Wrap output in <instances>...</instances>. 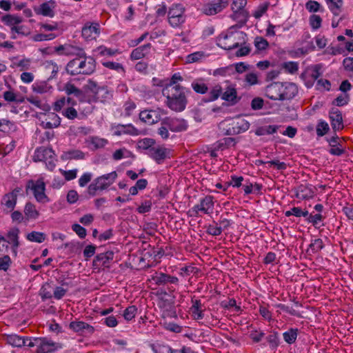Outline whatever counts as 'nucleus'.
Returning a JSON list of instances; mask_svg holds the SVG:
<instances>
[{
	"mask_svg": "<svg viewBox=\"0 0 353 353\" xmlns=\"http://www.w3.org/2000/svg\"><path fill=\"white\" fill-rule=\"evenodd\" d=\"M282 67L289 73L294 74L298 70L299 64L294 61L284 62Z\"/></svg>",
	"mask_w": 353,
	"mask_h": 353,
	"instance_id": "nucleus-42",
	"label": "nucleus"
},
{
	"mask_svg": "<svg viewBox=\"0 0 353 353\" xmlns=\"http://www.w3.org/2000/svg\"><path fill=\"white\" fill-rule=\"evenodd\" d=\"M11 260L8 255L0 258V270L6 271L10 265Z\"/></svg>",
	"mask_w": 353,
	"mask_h": 353,
	"instance_id": "nucleus-60",
	"label": "nucleus"
},
{
	"mask_svg": "<svg viewBox=\"0 0 353 353\" xmlns=\"http://www.w3.org/2000/svg\"><path fill=\"white\" fill-rule=\"evenodd\" d=\"M196 91L201 94L208 93L210 97L203 99L204 101L208 102L216 100L220 95L221 90H196Z\"/></svg>",
	"mask_w": 353,
	"mask_h": 353,
	"instance_id": "nucleus-34",
	"label": "nucleus"
},
{
	"mask_svg": "<svg viewBox=\"0 0 353 353\" xmlns=\"http://www.w3.org/2000/svg\"><path fill=\"white\" fill-rule=\"evenodd\" d=\"M68 290L64 288L63 286H56L53 288L52 297L59 300L62 299L66 294Z\"/></svg>",
	"mask_w": 353,
	"mask_h": 353,
	"instance_id": "nucleus-45",
	"label": "nucleus"
},
{
	"mask_svg": "<svg viewBox=\"0 0 353 353\" xmlns=\"http://www.w3.org/2000/svg\"><path fill=\"white\" fill-rule=\"evenodd\" d=\"M236 125L238 132H240L241 131L247 130L250 127V123L244 119H239L236 121Z\"/></svg>",
	"mask_w": 353,
	"mask_h": 353,
	"instance_id": "nucleus-54",
	"label": "nucleus"
},
{
	"mask_svg": "<svg viewBox=\"0 0 353 353\" xmlns=\"http://www.w3.org/2000/svg\"><path fill=\"white\" fill-rule=\"evenodd\" d=\"M57 37V35L54 33L50 34H37L34 36L33 39L35 41H43L48 40H52Z\"/></svg>",
	"mask_w": 353,
	"mask_h": 353,
	"instance_id": "nucleus-50",
	"label": "nucleus"
},
{
	"mask_svg": "<svg viewBox=\"0 0 353 353\" xmlns=\"http://www.w3.org/2000/svg\"><path fill=\"white\" fill-rule=\"evenodd\" d=\"M37 341L39 343V347L37 348L38 353H50L61 348V345L59 343L46 338H40V340Z\"/></svg>",
	"mask_w": 353,
	"mask_h": 353,
	"instance_id": "nucleus-10",
	"label": "nucleus"
},
{
	"mask_svg": "<svg viewBox=\"0 0 353 353\" xmlns=\"http://www.w3.org/2000/svg\"><path fill=\"white\" fill-rule=\"evenodd\" d=\"M267 340L268 343H270V346L272 347H276L279 345V338L276 333H273L272 334H270L267 337Z\"/></svg>",
	"mask_w": 353,
	"mask_h": 353,
	"instance_id": "nucleus-63",
	"label": "nucleus"
},
{
	"mask_svg": "<svg viewBox=\"0 0 353 353\" xmlns=\"http://www.w3.org/2000/svg\"><path fill=\"white\" fill-rule=\"evenodd\" d=\"M321 5L316 1H309L305 4L306 9L310 12H316L319 11Z\"/></svg>",
	"mask_w": 353,
	"mask_h": 353,
	"instance_id": "nucleus-52",
	"label": "nucleus"
},
{
	"mask_svg": "<svg viewBox=\"0 0 353 353\" xmlns=\"http://www.w3.org/2000/svg\"><path fill=\"white\" fill-rule=\"evenodd\" d=\"M105 256L104 254L98 255L92 262L94 269L98 268L101 265H103L105 262Z\"/></svg>",
	"mask_w": 353,
	"mask_h": 353,
	"instance_id": "nucleus-62",
	"label": "nucleus"
},
{
	"mask_svg": "<svg viewBox=\"0 0 353 353\" xmlns=\"http://www.w3.org/2000/svg\"><path fill=\"white\" fill-rule=\"evenodd\" d=\"M118 52V50H112L111 48H107L103 46H99L97 49L93 51L94 53H97L100 55H108L112 56L114 55Z\"/></svg>",
	"mask_w": 353,
	"mask_h": 353,
	"instance_id": "nucleus-41",
	"label": "nucleus"
},
{
	"mask_svg": "<svg viewBox=\"0 0 353 353\" xmlns=\"http://www.w3.org/2000/svg\"><path fill=\"white\" fill-rule=\"evenodd\" d=\"M137 309L134 305L128 307L123 312L124 319L127 321L132 320L133 318H134L137 314Z\"/></svg>",
	"mask_w": 353,
	"mask_h": 353,
	"instance_id": "nucleus-46",
	"label": "nucleus"
},
{
	"mask_svg": "<svg viewBox=\"0 0 353 353\" xmlns=\"http://www.w3.org/2000/svg\"><path fill=\"white\" fill-rule=\"evenodd\" d=\"M53 287L48 283L43 284L40 290L39 295L43 300L52 298Z\"/></svg>",
	"mask_w": 353,
	"mask_h": 353,
	"instance_id": "nucleus-31",
	"label": "nucleus"
},
{
	"mask_svg": "<svg viewBox=\"0 0 353 353\" xmlns=\"http://www.w3.org/2000/svg\"><path fill=\"white\" fill-rule=\"evenodd\" d=\"M328 130L329 126L326 122L321 121L318 124L316 128V133L319 136H323L327 132Z\"/></svg>",
	"mask_w": 353,
	"mask_h": 353,
	"instance_id": "nucleus-55",
	"label": "nucleus"
},
{
	"mask_svg": "<svg viewBox=\"0 0 353 353\" xmlns=\"http://www.w3.org/2000/svg\"><path fill=\"white\" fill-rule=\"evenodd\" d=\"M50 3L54 4V1L52 0L48 2L43 3L37 13L45 17H53L54 16V12L50 6Z\"/></svg>",
	"mask_w": 353,
	"mask_h": 353,
	"instance_id": "nucleus-25",
	"label": "nucleus"
},
{
	"mask_svg": "<svg viewBox=\"0 0 353 353\" xmlns=\"http://www.w3.org/2000/svg\"><path fill=\"white\" fill-rule=\"evenodd\" d=\"M70 104V98L68 97L67 99H65V97H63V98L57 100L54 103V110L59 112L63 108L65 107L66 105L68 106Z\"/></svg>",
	"mask_w": 353,
	"mask_h": 353,
	"instance_id": "nucleus-40",
	"label": "nucleus"
},
{
	"mask_svg": "<svg viewBox=\"0 0 353 353\" xmlns=\"http://www.w3.org/2000/svg\"><path fill=\"white\" fill-rule=\"evenodd\" d=\"M240 34L242 36V39H243V42L242 43L234 42L231 46L227 45V43H225L224 41L225 40H227L228 39H229L230 37L226 34V35H225L223 37V39H219V43H218V46H220L221 48L225 49V50H232V49H234V48H237L239 46H241L242 43H245V37H247L246 34L243 33L242 32H240Z\"/></svg>",
	"mask_w": 353,
	"mask_h": 353,
	"instance_id": "nucleus-22",
	"label": "nucleus"
},
{
	"mask_svg": "<svg viewBox=\"0 0 353 353\" xmlns=\"http://www.w3.org/2000/svg\"><path fill=\"white\" fill-rule=\"evenodd\" d=\"M152 45L146 43L134 49L130 54V59L132 60H138L143 58L146 54L150 52Z\"/></svg>",
	"mask_w": 353,
	"mask_h": 353,
	"instance_id": "nucleus-17",
	"label": "nucleus"
},
{
	"mask_svg": "<svg viewBox=\"0 0 353 353\" xmlns=\"http://www.w3.org/2000/svg\"><path fill=\"white\" fill-rule=\"evenodd\" d=\"M221 98L226 101L231 102L232 103H235L238 101L236 90H227L222 94Z\"/></svg>",
	"mask_w": 353,
	"mask_h": 353,
	"instance_id": "nucleus-36",
	"label": "nucleus"
},
{
	"mask_svg": "<svg viewBox=\"0 0 353 353\" xmlns=\"http://www.w3.org/2000/svg\"><path fill=\"white\" fill-rule=\"evenodd\" d=\"M155 353H172L171 348L165 345H159L156 348L153 347Z\"/></svg>",
	"mask_w": 353,
	"mask_h": 353,
	"instance_id": "nucleus-64",
	"label": "nucleus"
},
{
	"mask_svg": "<svg viewBox=\"0 0 353 353\" xmlns=\"http://www.w3.org/2000/svg\"><path fill=\"white\" fill-rule=\"evenodd\" d=\"M170 151L163 147L157 146L149 149L148 154L154 159L158 163H162L168 157Z\"/></svg>",
	"mask_w": 353,
	"mask_h": 353,
	"instance_id": "nucleus-11",
	"label": "nucleus"
},
{
	"mask_svg": "<svg viewBox=\"0 0 353 353\" xmlns=\"http://www.w3.org/2000/svg\"><path fill=\"white\" fill-rule=\"evenodd\" d=\"M296 197L300 199H308L313 196V192L306 186H301L296 192Z\"/></svg>",
	"mask_w": 353,
	"mask_h": 353,
	"instance_id": "nucleus-33",
	"label": "nucleus"
},
{
	"mask_svg": "<svg viewBox=\"0 0 353 353\" xmlns=\"http://www.w3.org/2000/svg\"><path fill=\"white\" fill-rule=\"evenodd\" d=\"M232 10H233L232 18L240 23L241 27L245 25L249 17V12L245 10H235L234 7H232Z\"/></svg>",
	"mask_w": 353,
	"mask_h": 353,
	"instance_id": "nucleus-21",
	"label": "nucleus"
},
{
	"mask_svg": "<svg viewBox=\"0 0 353 353\" xmlns=\"http://www.w3.org/2000/svg\"><path fill=\"white\" fill-rule=\"evenodd\" d=\"M296 93L294 90H281V92L277 93V95H270V94H266V95L272 100L285 101L292 99Z\"/></svg>",
	"mask_w": 353,
	"mask_h": 353,
	"instance_id": "nucleus-20",
	"label": "nucleus"
},
{
	"mask_svg": "<svg viewBox=\"0 0 353 353\" xmlns=\"http://www.w3.org/2000/svg\"><path fill=\"white\" fill-rule=\"evenodd\" d=\"M86 63V57L84 55H82L81 57H79L78 58H75L70 61V65H78L79 70H81V69L83 68L85 66Z\"/></svg>",
	"mask_w": 353,
	"mask_h": 353,
	"instance_id": "nucleus-51",
	"label": "nucleus"
},
{
	"mask_svg": "<svg viewBox=\"0 0 353 353\" xmlns=\"http://www.w3.org/2000/svg\"><path fill=\"white\" fill-rule=\"evenodd\" d=\"M295 84L290 83L288 82H282V81H274L271 84L267 85L266 88H270L271 87H274V88H288L289 86H294Z\"/></svg>",
	"mask_w": 353,
	"mask_h": 353,
	"instance_id": "nucleus-58",
	"label": "nucleus"
},
{
	"mask_svg": "<svg viewBox=\"0 0 353 353\" xmlns=\"http://www.w3.org/2000/svg\"><path fill=\"white\" fill-rule=\"evenodd\" d=\"M24 214L26 220H36L40 216L39 210H37L34 204L31 202L26 203L24 207Z\"/></svg>",
	"mask_w": 353,
	"mask_h": 353,
	"instance_id": "nucleus-19",
	"label": "nucleus"
},
{
	"mask_svg": "<svg viewBox=\"0 0 353 353\" xmlns=\"http://www.w3.org/2000/svg\"><path fill=\"white\" fill-rule=\"evenodd\" d=\"M103 65L109 69L119 71V70H123V68L121 63L112 62V61H107L103 62Z\"/></svg>",
	"mask_w": 353,
	"mask_h": 353,
	"instance_id": "nucleus-61",
	"label": "nucleus"
},
{
	"mask_svg": "<svg viewBox=\"0 0 353 353\" xmlns=\"http://www.w3.org/2000/svg\"><path fill=\"white\" fill-rule=\"evenodd\" d=\"M322 23V19L319 15L312 14L310 17V24L312 29L317 30L319 29Z\"/></svg>",
	"mask_w": 353,
	"mask_h": 353,
	"instance_id": "nucleus-47",
	"label": "nucleus"
},
{
	"mask_svg": "<svg viewBox=\"0 0 353 353\" xmlns=\"http://www.w3.org/2000/svg\"><path fill=\"white\" fill-rule=\"evenodd\" d=\"M254 46L259 50H265L268 46V41L262 37H256L254 39Z\"/></svg>",
	"mask_w": 353,
	"mask_h": 353,
	"instance_id": "nucleus-39",
	"label": "nucleus"
},
{
	"mask_svg": "<svg viewBox=\"0 0 353 353\" xmlns=\"http://www.w3.org/2000/svg\"><path fill=\"white\" fill-rule=\"evenodd\" d=\"M21 187H16L12 191L5 194L1 200L0 204L4 210L12 212L16 207L17 198L21 192Z\"/></svg>",
	"mask_w": 353,
	"mask_h": 353,
	"instance_id": "nucleus-6",
	"label": "nucleus"
},
{
	"mask_svg": "<svg viewBox=\"0 0 353 353\" xmlns=\"http://www.w3.org/2000/svg\"><path fill=\"white\" fill-rule=\"evenodd\" d=\"M72 229L81 239L85 238L87 235L86 230L79 224H73Z\"/></svg>",
	"mask_w": 353,
	"mask_h": 353,
	"instance_id": "nucleus-53",
	"label": "nucleus"
},
{
	"mask_svg": "<svg viewBox=\"0 0 353 353\" xmlns=\"http://www.w3.org/2000/svg\"><path fill=\"white\" fill-rule=\"evenodd\" d=\"M234 144H235V141L233 138L227 137V138H224L222 140L219 141L218 142V145H217L216 148L218 149L223 150V149L228 148L231 145H234Z\"/></svg>",
	"mask_w": 353,
	"mask_h": 353,
	"instance_id": "nucleus-43",
	"label": "nucleus"
},
{
	"mask_svg": "<svg viewBox=\"0 0 353 353\" xmlns=\"http://www.w3.org/2000/svg\"><path fill=\"white\" fill-rule=\"evenodd\" d=\"M264 105L263 99L260 97L254 98L251 102V108L254 110H259L263 108Z\"/></svg>",
	"mask_w": 353,
	"mask_h": 353,
	"instance_id": "nucleus-56",
	"label": "nucleus"
},
{
	"mask_svg": "<svg viewBox=\"0 0 353 353\" xmlns=\"http://www.w3.org/2000/svg\"><path fill=\"white\" fill-rule=\"evenodd\" d=\"M60 172L62 174V175L65 177V179L66 181H70L77 177V170H71L65 171V170L61 169Z\"/></svg>",
	"mask_w": 353,
	"mask_h": 353,
	"instance_id": "nucleus-59",
	"label": "nucleus"
},
{
	"mask_svg": "<svg viewBox=\"0 0 353 353\" xmlns=\"http://www.w3.org/2000/svg\"><path fill=\"white\" fill-rule=\"evenodd\" d=\"M214 202L212 197L205 196L203 199L200 204L196 205L194 208V211L197 214L199 211L203 212L204 214H209L213 212Z\"/></svg>",
	"mask_w": 353,
	"mask_h": 353,
	"instance_id": "nucleus-12",
	"label": "nucleus"
},
{
	"mask_svg": "<svg viewBox=\"0 0 353 353\" xmlns=\"http://www.w3.org/2000/svg\"><path fill=\"white\" fill-rule=\"evenodd\" d=\"M162 124L168 125L170 130L175 132L181 131L186 128L184 120H180L178 119L165 118L162 121Z\"/></svg>",
	"mask_w": 353,
	"mask_h": 353,
	"instance_id": "nucleus-14",
	"label": "nucleus"
},
{
	"mask_svg": "<svg viewBox=\"0 0 353 353\" xmlns=\"http://www.w3.org/2000/svg\"><path fill=\"white\" fill-rule=\"evenodd\" d=\"M321 64H316L310 68H307L303 73L301 74V77L305 81V85L307 88L313 86L314 82L316 81V86L320 88H329L331 86L330 81L320 78L321 76Z\"/></svg>",
	"mask_w": 353,
	"mask_h": 353,
	"instance_id": "nucleus-1",
	"label": "nucleus"
},
{
	"mask_svg": "<svg viewBox=\"0 0 353 353\" xmlns=\"http://www.w3.org/2000/svg\"><path fill=\"white\" fill-rule=\"evenodd\" d=\"M204 56L205 54L203 52L199 51L188 55L186 60L188 63H194L201 60L203 57H204Z\"/></svg>",
	"mask_w": 353,
	"mask_h": 353,
	"instance_id": "nucleus-48",
	"label": "nucleus"
},
{
	"mask_svg": "<svg viewBox=\"0 0 353 353\" xmlns=\"http://www.w3.org/2000/svg\"><path fill=\"white\" fill-rule=\"evenodd\" d=\"M296 336H297V330L291 329L288 332H286L283 334L284 340L288 343H290V344L293 343L295 341Z\"/></svg>",
	"mask_w": 353,
	"mask_h": 353,
	"instance_id": "nucleus-44",
	"label": "nucleus"
},
{
	"mask_svg": "<svg viewBox=\"0 0 353 353\" xmlns=\"http://www.w3.org/2000/svg\"><path fill=\"white\" fill-rule=\"evenodd\" d=\"M140 119L146 124L152 125L157 123L160 117L155 110H143L139 114Z\"/></svg>",
	"mask_w": 353,
	"mask_h": 353,
	"instance_id": "nucleus-13",
	"label": "nucleus"
},
{
	"mask_svg": "<svg viewBox=\"0 0 353 353\" xmlns=\"http://www.w3.org/2000/svg\"><path fill=\"white\" fill-rule=\"evenodd\" d=\"M19 230L18 228L12 229L8 232L7 237L8 240H6V242L12 244L14 248H17L19 245Z\"/></svg>",
	"mask_w": 353,
	"mask_h": 353,
	"instance_id": "nucleus-29",
	"label": "nucleus"
},
{
	"mask_svg": "<svg viewBox=\"0 0 353 353\" xmlns=\"http://www.w3.org/2000/svg\"><path fill=\"white\" fill-rule=\"evenodd\" d=\"M108 143L105 139L93 137L91 139L90 144L93 146L94 149H99L103 148Z\"/></svg>",
	"mask_w": 353,
	"mask_h": 353,
	"instance_id": "nucleus-38",
	"label": "nucleus"
},
{
	"mask_svg": "<svg viewBox=\"0 0 353 353\" xmlns=\"http://www.w3.org/2000/svg\"><path fill=\"white\" fill-rule=\"evenodd\" d=\"M54 52H56L59 55L65 56L77 55L78 57H81L85 54V52L82 49L69 43H65L55 47Z\"/></svg>",
	"mask_w": 353,
	"mask_h": 353,
	"instance_id": "nucleus-8",
	"label": "nucleus"
},
{
	"mask_svg": "<svg viewBox=\"0 0 353 353\" xmlns=\"http://www.w3.org/2000/svg\"><path fill=\"white\" fill-rule=\"evenodd\" d=\"M60 123L58 115L54 112H50L46 114V119L42 121L41 124L45 128L51 129L59 126Z\"/></svg>",
	"mask_w": 353,
	"mask_h": 353,
	"instance_id": "nucleus-18",
	"label": "nucleus"
},
{
	"mask_svg": "<svg viewBox=\"0 0 353 353\" xmlns=\"http://www.w3.org/2000/svg\"><path fill=\"white\" fill-rule=\"evenodd\" d=\"M84 157L85 154L81 151L76 150L64 152L61 157L62 160L82 159Z\"/></svg>",
	"mask_w": 353,
	"mask_h": 353,
	"instance_id": "nucleus-27",
	"label": "nucleus"
},
{
	"mask_svg": "<svg viewBox=\"0 0 353 353\" xmlns=\"http://www.w3.org/2000/svg\"><path fill=\"white\" fill-rule=\"evenodd\" d=\"M166 98V104L171 110L181 112L185 109L187 99L181 90H172L171 92L167 93Z\"/></svg>",
	"mask_w": 353,
	"mask_h": 353,
	"instance_id": "nucleus-3",
	"label": "nucleus"
},
{
	"mask_svg": "<svg viewBox=\"0 0 353 353\" xmlns=\"http://www.w3.org/2000/svg\"><path fill=\"white\" fill-rule=\"evenodd\" d=\"M1 21L7 26H14L21 23L22 18L18 16L6 14L2 17Z\"/></svg>",
	"mask_w": 353,
	"mask_h": 353,
	"instance_id": "nucleus-32",
	"label": "nucleus"
},
{
	"mask_svg": "<svg viewBox=\"0 0 353 353\" xmlns=\"http://www.w3.org/2000/svg\"><path fill=\"white\" fill-rule=\"evenodd\" d=\"M117 176V174L115 171H114L108 174L99 177L97 179L96 183L93 185V189L94 190H97L107 188L115 181Z\"/></svg>",
	"mask_w": 353,
	"mask_h": 353,
	"instance_id": "nucleus-9",
	"label": "nucleus"
},
{
	"mask_svg": "<svg viewBox=\"0 0 353 353\" xmlns=\"http://www.w3.org/2000/svg\"><path fill=\"white\" fill-rule=\"evenodd\" d=\"M177 281H178V279L176 277L171 276L165 274H161L157 278V283L159 284L165 283H175Z\"/></svg>",
	"mask_w": 353,
	"mask_h": 353,
	"instance_id": "nucleus-37",
	"label": "nucleus"
},
{
	"mask_svg": "<svg viewBox=\"0 0 353 353\" xmlns=\"http://www.w3.org/2000/svg\"><path fill=\"white\" fill-rule=\"evenodd\" d=\"M4 99L9 103H22L24 101V97L21 94L15 93L12 90H8L3 93Z\"/></svg>",
	"mask_w": 353,
	"mask_h": 353,
	"instance_id": "nucleus-23",
	"label": "nucleus"
},
{
	"mask_svg": "<svg viewBox=\"0 0 353 353\" xmlns=\"http://www.w3.org/2000/svg\"><path fill=\"white\" fill-rule=\"evenodd\" d=\"M112 236V231L110 230L103 231L100 234L97 229L92 231V236L98 241L99 245L101 246L103 242L108 240Z\"/></svg>",
	"mask_w": 353,
	"mask_h": 353,
	"instance_id": "nucleus-26",
	"label": "nucleus"
},
{
	"mask_svg": "<svg viewBox=\"0 0 353 353\" xmlns=\"http://www.w3.org/2000/svg\"><path fill=\"white\" fill-rule=\"evenodd\" d=\"M33 160L35 162L44 161L50 170L55 168V154L51 148L44 147L37 148L34 152Z\"/></svg>",
	"mask_w": 353,
	"mask_h": 353,
	"instance_id": "nucleus-4",
	"label": "nucleus"
},
{
	"mask_svg": "<svg viewBox=\"0 0 353 353\" xmlns=\"http://www.w3.org/2000/svg\"><path fill=\"white\" fill-rule=\"evenodd\" d=\"M185 7L181 3H176L172 6L168 12V22L171 26L179 27L185 22Z\"/></svg>",
	"mask_w": 353,
	"mask_h": 353,
	"instance_id": "nucleus-5",
	"label": "nucleus"
},
{
	"mask_svg": "<svg viewBox=\"0 0 353 353\" xmlns=\"http://www.w3.org/2000/svg\"><path fill=\"white\" fill-rule=\"evenodd\" d=\"M228 4L229 0L212 1L202 6L201 12L207 16L215 15L226 8Z\"/></svg>",
	"mask_w": 353,
	"mask_h": 353,
	"instance_id": "nucleus-7",
	"label": "nucleus"
},
{
	"mask_svg": "<svg viewBox=\"0 0 353 353\" xmlns=\"http://www.w3.org/2000/svg\"><path fill=\"white\" fill-rule=\"evenodd\" d=\"M183 80V77L181 74L178 73H174L171 79H166L163 80L158 81V83H154V85L168 88L170 86H172L176 84L177 82ZM157 79L155 78L153 79V81L156 82Z\"/></svg>",
	"mask_w": 353,
	"mask_h": 353,
	"instance_id": "nucleus-16",
	"label": "nucleus"
},
{
	"mask_svg": "<svg viewBox=\"0 0 353 353\" xmlns=\"http://www.w3.org/2000/svg\"><path fill=\"white\" fill-rule=\"evenodd\" d=\"M6 341L8 344L13 347H21L25 346L26 341L25 338L19 336L17 334H10L6 336Z\"/></svg>",
	"mask_w": 353,
	"mask_h": 353,
	"instance_id": "nucleus-24",
	"label": "nucleus"
},
{
	"mask_svg": "<svg viewBox=\"0 0 353 353\" xmlns=\"http://www.w3.org/2000/svg\"><path fill=\"white\" fill-rule=\"evenodd\" d=\"M330 118L334 130H339L343 128L342 114L338 109L333 108L331 110Z\"/></svg>",
	"mask_w": 353,
	"mask_h": 353,
	"instance_id": "nucleus-15",
	"label": "nucleus"
},
{
	"mask_svg": "<svg viewBox=\"0 0 353 353\" xmlns=\"http://www.w3.org/2000/svg\"><path fill=\"white\" fill-rule=\"evenodd\" d=\"M154 141L151 139H144L138 142V146L143 150H148L154 148Z\"/></svg>",
	"mask_w": 353,
	"mask_h": 353,
	"instance_id": "nucleus-49",
	"label": "nucleus"
},
{
	"mask_svg": "<svg viewBox=\"0 0 353 353\" xmlns=\"http://www.w3.org/2000/svg\"><path fill=\"white\" fill-rule=\"evenodd\" d=\"M69 327L74 332L82 334L88 329V324L81 321H74L70 323Z\"/></svg>",
	"mask_w": 353,
	"mask_h": 353,
	"instance_id": "nucleus-28",
	"label": "nucleus"
},
{
	"mask_svg": "<svg viewBox=\"0 0 353 353\" xmlns=\"http://www.w3.org/2000/svg\"><path fill=\"white\" fill-rule=\"evenodd\" d=\"M31 191L34 199L39 203H45L49 202L50 199L46 194V183L43 177L37 180H29L26 186V193Z\"/></svg>",
	"mask_w": 353,
	"mask_h": 353,
	"instance_id": "nucleus-2",
	"label": "nucleus"
},
{
	"mask_svg": "<svg viewBox=\"0 0 353 353\" xmlns=\"http://www.w3.org/2000/svg\"><path fill=\"white\" fill-rule=\"evenodd\" d=\"M27 239L32 242L42 243L46 239V234L43 232L33 231L27 235Z\"/></svg>",
	"mask_w": 353,
	"mask_h": 353,
	"instance_id": "nucleus-35",
	"label": "nucleus"
},
{
	"mask_svg": "<svg viewBox=\"0 0 353 353\" xmlns=\"http://www.w3.org/2000/svg\"><path fill=\"white\" fill-rule=\"evenodd\" d=\"M268 8V3L260 5L257 8V9L254 11V12L253 14V16L256 19L261 18L265 13V12L267 11Z\"/></svg>",
	"mask_w": 353,
	"mask_h": 353,
	"instance_id": "nucleus-57",
	"label": "nucleus"
},
{
	"mask_svg": "<svg viewBox=\"0 0 353 353\" xmlns=\"http://www.w3.org/2000/svg\"><path fill=\"white\" fill-rule=\"evenodd\" d=\"M329 9L334 16H338L341 12L343 0H326Z\"/></svg>",
	"mask_w": 353,
	"mask_h": 353,
	"instance_id": "nucleus-30",
	"label": "nucleus"
}]
</instances>
